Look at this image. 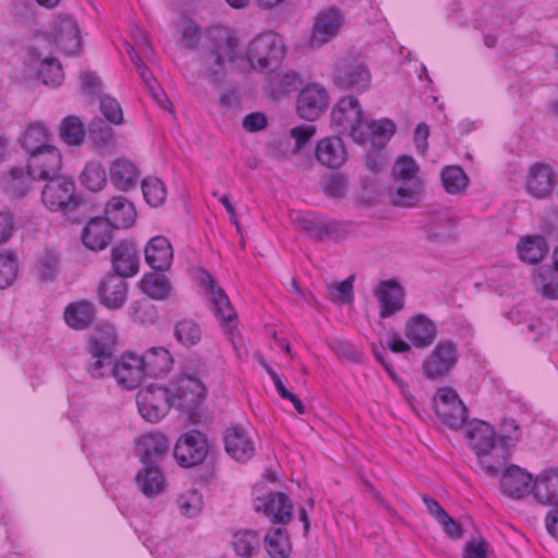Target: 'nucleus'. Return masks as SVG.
I'll return each mask as SVG.
<instances>
[{
  "label": "nucleus",
  "mask_w": 558,
  "mask_h": 558,
  "mask_svg": "<svg viewBox=\"0 0 558 558\" xmlns=\"http://www.w3.org/2000/svg\"><path fill=\"white\" fill-rule=\"evenodd\" d=\"M405 289L396 278L381 280L374 290L381 319L396 316L405 307Z\"/></svg>",
  "instance_id": "nucleus-11"
},
{
  "label": "nucleus",
  "mask_w": 558,
  "mask_h": 558,
  "mask_svg": "<svg viewBox=\"0 0 558 558\" xmlns=\"http://www.w3.org/2000/svg\"><path fill=\"white\" fill-rule=\"evenodd\" d=\"M347 231L344 221L322 218L320 236L318 241L337 240Z\"/></svg>",
  "instance_id": "nucleus-61"
},
{
  "label": "nucleus",
  "mask_w": 558,
  "mask_h": 558,
  "mask_svg": "<svg viewBox=\"0 0 558 558\" xmlns=\"http://www.w3.org/2000/svg\"><path fill=\"white\" fill-rule=\"evenodd\" d=\"M534 286L548 300H558V271L541 267L533 279Z\"/></svg>",
  "instance_id": "nucleus-43"
},
{
  "label": "nucleus",
  "mask_w": 558,
  "mask_h": 558,
  "mask_svg": "<svg viewBox=\"0 0 558 558\" xmlns=\"http://www.w3.org/2000/svg\"><path fill=\"white\" fill-rule=\"evenodd\" d=\"M315 133L316 128L311 124L296 125L290 130V136L295 141V147L298 150L302 149L315 135Z\"/></svg>",
  "instance_id": "nucleus-64"
},
{
  "label": "nucleus",
  "mask_w": 558,
  "mask_h": 558,
  "mask_svg": "<svg viewBox=\"0 0 558 558\" xmlns=\"http://www.w3.org/2000/svg\"><path fill=\"white\" fill-rule=\"evenodd\" d=\"M106 218L116 229L129 228L136 219V210L123 196L112 197L105 208Z\"/></svg>",
  "instance_id": "nucleus-31"
},
{
  "label": "nucleus",
  "mask_w": 558,
  "mask_h": 558,
  "mask_svg": "<svg viewBox=\"0 0 558 558\" xmlns=\"http://www.w3.org/2000/svg\"><path fill=\"white\" fill-rule=\"evenodd\" d=\"M173 250L167 238L157 235L147 243L145 247V259L154 270H167L171 266Z\"/></svg>",
  "instance_id": "nucleus-27"
},
{
  "label": "nucleus",
  "mask_w": 558,
  "mask_h": 558,
  "mask_svg": "<svg viewBox=\"0 0 558 558\" xmlns=\"http://www.w3.org/2000/svg\"><path fill=\"white\" fill-rule=\"evenodd\" d=\"M109 177L118 190L126 192L136 186L140 171L131 160L117 158L110 165Z\"/></svg>",
  "instance_id": "nucleus-30"
},
{
  "label": "nucleus",
  "mask_w": 558,
  "mask_h": 558,
  "mask_svg": "<svg viewBox=\"0 0 558 558\" xmlns=\"http://www.w3.org/2000/svg\"><path fill=\"white\" fill-rule=\"evenodd\" d=\"M558 183V173L550 163L536 161L530 165L524 189L534 199H547Z\"/></svg>",
  "instance_id": "nucleus-10"
},
{
  "label": "nucleus",
  "mask_w": 558,
  "mask_h": 558,
  "mask_svg": "<svg viewBox=\"0 0 558 558\" xmlns=\"http://www.w3.org/2000/svg\"><path fill=\"white\" fill-rule=\"evenodd\" d=\"M283 56V41L272 32L255 36L244 51L230 29L220 28L208 35L201 53V64L208 80L217 83L227 64H234L241 70L250 68L272 71Z\"/></svg>",
  "instance_id": "nucleus-1"
},
{
  "label": "nucleus",
  "mask_w": 558,
  "mask_h": 558,
  "mask_svg": "<svg viewBox=\"0 0 558 558\" xmlns=\"http://www.w3.org/2000/svg\"><path fill=\"white\" fill-rule=\"evenodd\" d=\"M348 178L343 173H332L324 186L325 194L330 198H342L347 194Z\"/></svg>",
  "instance_id": "nucleus-60"
},
{
  "label": "nucleus",
  "mask_w": 558,
  "mask_h": 558,
  "mask_svg": "<svg viewBox=\"0 0 558 558\" xmlns=\"http://www.w3.org/2000/svg\"><path fill=\"white\" fill-rule=\"evenodd\" d=\"M201 283L205 289L206 296L211 304L215 316L220 320V325L228 333L230 340L234 344L236 332V313L226 292L217 286L213 277L205 270L199 276Z\"/></svg>",
  "instance_id": "nucleus-5"
},
{
  "label": "nucleus",
  "mask_w": 558,
  "mask_h": 558,
  "mask_svg": "<svg viewBox=\"0 0 558 558\" xmlns=\"http://www.w3.org/2000/svg\"><path fill=\"white\" fill-rule=\"evenodd\" d=\"M59 256L52 252L44 253L35 265V274L41 281H52L58 274Z\"/></svg>",
  "instance_id": "nucleus-54"
},
{
  "label": "nucleus",
  "mask_w": 558,
  "mask_h": 558,
  "mask_svg": "<svg viewBox=\"0 0 558 558\" xmlns=\"http://www.w3.org/2000/svg\"><path fill=\"white\" fill-rule=\"evenodd\" d=\"M227 453L239 462L248 461L255 452V447L247 433L240 427L227 429L225 434Z\"/></svg>",
  "instance_id": "nucleus-26"
},
{
  "label": "nucleus",
  "mask_w": 558,
  "mask_h": 558,
  "mask_svg": "<svg viewBox=\"0 0 558 558\" xmlns=\"http://www.w3.org/2000/svg\"><path fill=\"white\" fill-rule=\"evenodd\" d=\"M206 388L196 377L191 375L181 376L177 381V390L173 393V401L178 400V407L193 410L205 397Z\"/></svg>",
  "instance_id": "nucleus-25"
},
{
  "label": "nucleus",
  "mask_w": 558,
  "mask_h": 558,
  "mask_svg": "<svg viewBox=\"0 0 558 558\" xmlns=\"http://www.w3.org/2000/svg\"><path fill=\"white\" fill-rule=\"evenodd\" d=\"M303 83L301 75L295 71H286L278 73L272 81L274 92L279 94H290L298 90Z\"/></svg>",
  "instance_id": "nucleus-55"
},
{
  "label": "nucleus",
  "mask_w": 558,
  "mask_h": 558,
  "mask_svg": "<svg viewBox=\"0 0 558 558\" xmlns=\"http://www.w3.org/2000/svg\"><path fill=\"white\" fill-rule=\"evenodd\" d=\"M177 505L182 515L197 517L204 507L203 495L197 489H189L179 495Z\"/></svg>",
  "instance_id": "nucleus-48"
},
{
  "label": "nucleus",
  "mask_w": 558,
  "mask_h": 558,
  "mask_svg": "<svg viewBox=\"0 0 558 558\" xmlns=\"http://www.w3.org/2000/svg\"><path fill=\"white\" fill-rule=\"evenodd\" d=\"M328 99V92L323 85L317 83L306 85L300 89L296 112L303 120L315 121L326 110Z\"/></svg>",
  "instance_id": "nucleus-15"
},
{
  "label": "nucleus",
  "mask_w": 558,
  "mask_h": 558,
  "mask_svg": "<svg viewBox=\"0 0 558 558\" xmlns=\"http://www.w3.org/2000/svg\"><path fill=\"white\" fill-rule=\"evenodd\" d=\"M49 141L48 129L40 122H31L20 137V143L28 155L51 146Z\"/></svg>",
  "instance_id": "nucleus-36"
},
{
  "label": "nucleus",
  "mask_w": 558,
  "mask_h": 558,
  "mask_svg": "<svg viewBox=\"0 0 558 558\" xmlns=\"http://www.w3.org/2000/svg\"><path fill=\"white\" fill-rule=\"evenodd\" d=\"M59 135L66 145L81 146L86 136L83 121L76 116L65 117L60 123Z\"/></svg>",
  "instance_id": "nucleus-38"
},
{
  "label": "nucleus",
  "mask_w": 558,
  "mask_h": 558,
  "mask_svg": "<svg viewBox=\"0 0 558 558\" xmlns=\"http://www.w3.org/2000/svg\"><path fill=\"white\" fill-rule=\"evenodd\" d=\"M80 181L89 191H100L107 182L106 171L99 162H88L80 175Z\"/></svg>",
  "instance_id": "nucleus-47"
},
{
  "label": "nucleus",
  "mask_w": 558,
  "mask_h": 558,
  "mask_svg": "<svg viewBox=\"0 0 558 558\" xmlns=\"http://www.w3.org/2000/svg\"><path fill=\"white\" fill-rule=\"evenodd\" d=\"M136 483L142 493L149 498L156 497L166 488L165 477L155 464L144 465L136 475Z\"/></svg>",
  "instance_id": "nucleus-35"
},
{
  "label": "nucleus",
  "mask_w": 558,
  "mask_h": 558,
  "mask_svg": "<svg viewBox=\"0 0 558 558\" xmlns=\"http://www.w3.org/2000/svg\"><path fill=\"white\" fill-rule=\"evenodd\" d=\"M111 374L117 384L128 390L137 388L147 377L141 356L133 352L123 353L114 362Z\"/></svg>",
  "instance_id": "nucleus-14"
},
{
  "label": "nucleus",
  "mask_w": 558,
  "mask_h": 558,
  "mask_svg": "<svg viewBox=\"0 0 558 558\" xmlns=\"http://www.w3.org/2000/svg\"><path fill=\"white\" fill-rule=\"evenodd\" d=\"M440 178L445 191L451 195L463 194L470 183L466 173L459 166L445 167L441 170Z\"/></svg>",
  "instance_id": "nucleus-39"
},
{
  "label": "nucleus",
  "mask_w": 558,
  "mask_h": 558,
  "mask_svg": "<svg viewBox=\"0 0 558 558\" xmlns=\"http://www.w3.org/2000/svg\"><path fill=\"white\" fill-rule=\"evenodd\" d=\"M458 357V347L453 341L444 340L438 342L423 362L425 376L433 380L442 378L454 367Z\"/></svg>",
  "instance_id": "nucleus-12"
},
{
  "label": "nucleus",
  "mask_w": 558,
  "mask_h": 558,
  "mask_svg": "<svg viewBox=\"0 0 558 558\" xmlns=\"http://www.w3.org/2000/svg\"><path fill=\"white\" fill-rule=\"evenodd\" d=\"M265 547L271 558H286L290 549V542L284 527H275L264 537Z\"/></svg>",
  "instance_id": "nucleus-42"
},
{
  "label": "nucleus",
  "mask_w": 558,
  "mask_h": 558,
  "mask_svg": "<svg viewBox=\"0 0 558 558\" xmlns=\"http://www.w3.org/2000/svg\"><path fill=\"white\" fill-rule=\"evenodd\" d=\"M173 393L161 386L149 385L136 395V404L142 417L149 423L160 422L174 405Z\"/></svg>",
  "instance_id": "nucleus-6"
},
{
  "label": "nucleus",
  "mask_w": 558,
  "mask_h": 558,
  "mask_svg": "<svg viewBox=\"0 0 558 558\" xmlns=\"http://www.w3.org/2000/svg\"><path fill=\"white\" fill-rule=\"evenodd\" d=\"M145 372L149 377L162 376L170 372L173 360L168 350L161 347L148 349L143 355H140Z\"/></svg>",
  "instance_id": "nucleus-33"
},
{
  "label": "nucleus",
  "mask_w": 558,
  "mask_h": 558,
  "mask_svg": "<svg viewBox=\"0 0 558 558\" xmlns=\"http://www.w3.org/2000/svg\"><path fill=\"white\" fill-rule=\"evenodd\" d=\"M322 218L323 217L311 211L295 213L291 216L293 225L316 241H318L320 236Z\"/></svg>",
  "instance_id": "nucleus-49"
},
{
  "label": "nucleus",
  "mask_w": 558,
  "mask_h": 558,
  "mask_svg": "<svg viewBox=\"0 0 558 558\" xmlns=\"http://www.w3.org/2000/svg\"><path fill=\"white\" fill-rule=\"evenodd\" d=\"M464 436L469 447L475 453L481 470L490 476H497L505 466L509 451L496 445L494 427L480 420L465 422Z\"/></svg>",
  "instance_id": "nucleus-2"
},
{
  "label": "nucleus",
  "mask_w": 558,
  "mask_h": 558,
  "mask_svg": "<svg viewBox=\"0 0 558 558\" xmlns=\"http://www.w3.org/2000/svg\"><path fill=\"white\" fill-rule=\"evenodd\" d=\"M46 181L41 201L49 210L66 214L77 206L75 185L70 178L58 175Z\"/></svg>",
  "instance_id": "nucleus-8"
},
{
  "label": "nucleus",
  "mask_w": 558,
  "mask_h": 558,
  "mask_svg": "<svg viewBox=\"0 0 558 558\" xmlns=\"http://www.w3.org/2000/svg\"><path fill=\"white\" fill-rule=\"evenodd\" d=\"M533 494L541 504L558 506V470H550L535 478Z\"/></svg>",
  "instance_id": "nucleus-34"
},
{
  "label": "nucleus",
  "mask_w": 558,
  "mask_h": 558,
  "mask_svg": "<svg viewBox=\"0 0 558 558\" xmlns=\"http://www.w3.org/2000/svg\"><path fill=\"white\" fill-rule=\"evenodd\" d=\"M142 190L145 201L153 207L160 206L167 196L165 184L156 177H149L142 181Z\"/></svg>",
  "instance_id": "nucleus-52"
},
{
  "label": "nucleus",
  "mask_w": 558,
  "mask_h": 558,
  "mask_svg": "<svg viewBox=\"0 0 558 558\" xmlns=\"http://www.w3.org/2000/svg\"><path fill=\"white\" fill-rule=\"evenodd\" d=\"M114 229L107 218H94L83 229L82 242L88 250L101 251L109 245Z\"/></svg>",
  "instance_id": "nucleus-24"
},
{
  "label": "nucleus",
  "mask_w": 558,
  "mask_h": 558,
  "mask_svg": "<svg viewBox=\"0 0 558 558\" xmlns=\"http://www.w3.org/2000/svg\"><path fill=\"white\" fill-rule=\"evenodd\" d=\"M36 180L29 174L28 168H12L8 178L4 180L3 186L8 194L13 197H23L29 190L31 182Z\"/></svg>",
  "instance_id": "nucleus-41"
},
{
  "label": "nucleus",
  "mask_w": 558,
  "mask_h": 558,
  "mask_svg": "<svg viewBox=\"0 0 558 558\" xmlns=\"http://www.w3.org/2000/svg\"><path fill=\"white\" fill-rule=\"evenodd\" d=\"M533 477L518 465L508 466L502 473L500 487L507 496L521 499L533 493Z\"/></svg>",
  "instance_id": "nucleus-22"
},
{
  "label": "nucleus",
  "mask_w": 558,
  "mask_h": 558,
  "mask_svg": "<svg viewBox=\"0 0 558 558\" xmlns=\"http://www.w3.org/2000/svg\"><path fill=\"white\" fill-rule=\"evenodd\" d=\"M418 184L401 185L390 194V203L398 207H412L418 202Z\"/></svg>",
  "instance_id": "nucleus-56"
},
{
  "label": "nucleus",
  "mask_w": 558,
  "mask_h": 558,
  "mask_svg": "<svg viewBox=\"0 0 558 558\" xmlns=\"http://www.w3.org/2000/svg\"><path fill=\"white\" fill-rule=\"evenodd\" d=\"M391 172L396 180L409 182L417 174L418 166L413 157L403 155L396 160Z\"/></svg>",
  "instance_id": "nucleus-57"
},
{
  "label": "nucleus",
  "mask_w": 558,
  "mask_h": 558,
  "mask_svg": "<svg viewBox=\"0 0 558 558\" xmlns=\"http://www.w3.org/2000/svg\"><path fill=\"white\" fill-rule=\"evenodd\" d=\"M174 335L179 342L185 347H192L202 339L201 327L192 319H182L174 327Z\"/></svg>",
  "instance_id": "nucleus-51"
},
{
  "label": "nucleus",
  "mask_w": 558,
  "mask_h": 558,
  "mask_svg": "<svg viewBox=\"0 0 558 558\" xmlns=\"http://www.w3.org/2000/svg\"><path fill=\"white\" fill-rule=\"evenodd\" d=\"M207 454V439L203 433L196 429L182 435L174 447V457L179 464L184 468L201 464Z\"/></svg>",
  "instance_id": "nucleus-13"
},
{
  "label": "nucleus",
  "mask_w": 558,
  "mask_h": 558,
  "mask_svg": "<svg viewBox=\"0 0 558 558\" xmlns=\"http://www.w3.org/2000/svg\"><path fill=\"white\" fill-rule=\"evenodd\" d=\"M342 19L338 10L330 8L320 11L313 23L310 46L319 48L330 41L339 32Z\"/></svg>",
  "instance_id": "nucleus-17"
},
{
  "label": "nucleus",
  "mask_w": 558,
  "mask_h": 558,
  "mask_svg": "<svg viewBox=\"0 0 558 558\" xmlns=\"http://www.w3.org/2000/svg\"><path fill=\"white\" fill-rule=\"evenodd\" d=\"M255 509L263 511L272 522L286 524L292 519V502L286 494L280 492H271L257 498Z\"/></svg>",
  "instance_id": "nucleus-18"
},
{
  "label": "nucleus",
  "mask_w": 558,
  "mask_h": 558,
  "mask_svg": "<svg viewBox=\"0 0 558 558\" xmlns=\"http://www.w3.org/2000/svg\"><path fill=\"white\" fill-rule=\"evenodd\" d=\"M328 294L335 304H349V278L328 284Z\"/></svg>",
  "instance_id": "nucleus-63"
},
{
  "label": "nucleus",
  "mask_w": 558,
  "mask_h": 558,
  "mask_svg": "<svg viewBox=\"0 0 558 558\" xmlns=\"http://www.w3.org/2000/svg\"><path fill=\"white\" fill-rule=\"evenodd\" d=\"M97 315V306L89 300H78L69 303L63 311L66 326L76 331L89 329Z\"/></svg>",
  "instance_id": "nucleus-21"
},
{
  "label": "nucleus",
  "mask_w": 558,
  "mask_h": 558,
  "mask_svg": "<svg viewBox=\"0 0 558 558\" xmlns=\"http://www.w3.org/2000/svg\"><path fill=\"white\" fill-rule=\"evenodd\" d=\"M129 284L121 276L107 275L98 286V300L108 310H119L126 302Z\"/></svg>",
  "instance_id": "nucleus-20"
},
{
  "label": "nucleus",
  "mask_w": 558,
  "mask_h": 558,
  "mask_svg": "<svg viewBox=\"0 0 558 558\" xmlns=\"http://www.w3.org/2000/svg\"><path fill=\"white\" fill-rule=\"evenodd\" d=\"M372 73L365 60L354 58L351 60V93L363 94L372 85Z\"/></svg>",
  "instance_id": "nucleus-44"
},
{
  "label": "nucleus",
  "mask_w": 558,
  "mask_h": 558,
  "mask_svg": "<svg viewBox=\"0 0 558 558\" xmlns=\"http://www.w3.org/2000/svg\"><path fill=\"white\" fill-rule=\"evenodd\" d=\"M217 28L207 31L203 34L202 29L197 24L189 19H183L178 24V32L180 34V43L186 49L197 50V61L201 63V53L204 49V46L207 44L208 35L216 31ZM199 71L208 80V77L204 74L202 69V64H199Z\"/></svg>",
  "instance_id": "nucleus-29"
},
{
  "label": "nucleus",
  "mask_w": 558,
  "mask_h": 558,
  "mask_svg": "<svg viewBox=\"0 0 558 558\" xmlns=\"http://www.w3.org/2000/svg\"><path fill=\"white\" fill-rule=\"evenodd\" d=\"M92 142L98 148H112L114 146V131L104 120L95 118L88 125Z\"/></svg>",
  "instance_id": "nucleus-46"
},
{
  "label": "nucleus",
  "mask_w": 558,
  "mask_h": 558,
  "mask_svg": "<svg viewBox=\"0 0 558 558\" xmlns=\"http://www.w3.org/2000/svg\"><path fill=\"white\" fill-rule=\"evenodd\" d=\"M38 76L46 85L59 86L64 77L59 60L56 58L44 59L38 69Z\"/></svg>",
  "instance_id": "nucleus-53"
},
{
  "label": "nucleus",
  "mask_w": 558,
  "mask_h": 558,
  "mask_svg": "<svg viewBox=\"0 0 558 558\" xmlns=\"http://www.w3.org/2000/svg\"><path fill=\"white\" fill-rule=\"evenodd\" d=\"M348 112L349 98L347 97L341 98L331 110V125L339 134H344L347 132L349 123Z\"/></svg>",
  "instance_id": "nucleus-59"
},
{
  "label": "nucleus",
  "mask_w": 558,
  "mask_h": 558,
  "mask_svg": "<svg viewBox=\"0 0 558 558\" xmlns=\"http://www.w3.org/2000/svg\"><path fill=\"white\" fill-rule=\"evenodd\" d=\"M316 159L325 167L338 169L344 165L348 154L343 140L328 136L317 142L315 148Z\"/></svg>",
  "instance_id": "nucleus-23"
},
{
  "label": "nucleus",
  "mask_w": 558,
  "mask_h": 558,
  "mask_svg": "<svg viewBox=\"0 0 558 558\" xmlns=\"http://www.w3.org/2000/svg\"><path fill=\"white\" fill-rule=\"evenodd\" d=\"M389 163V157L383 149H371L365 158L366 168L373 173L381 172Z\"/></svg>",
  "instance_id": "nucleus-62"
},
{
  "label": "nucleus",
  "mask_w": 558,
  "mask_h": 558,
  "mask_svg": "<svg viewBox=\"0 0 558 558\" xmlns=\"http://www.w3.org/2000/svg\"><path fill=\"white\" fill-rule=\"evenodd\" d=\"M404 335L415 348L425 349L435 341L437 329L426 315L415 314L405 322Z\"/></svg>",
  "instance_id": "nucleus-19"
},
{
  "label": "nucleus",
  "mask_w": 558,
  "mask_h": 558,
  "mask_svg": "<svg viewBox=\"0 0 558 558\" xmlns=\"http://www.w3.org/2000/svg\"><path fill=\"white\" fill-rule=\"evenodd\" d=\"M117 330L112 324L104 323L98 335L92 340L89 352L93 359L88 373L94 378H102L111 373L114 365L113 355L117 344Z\"/></svg>",
  "instance_id": "nucleus-4"
},
{
  "label": "nucleus",
  "mask_w": 558,
  "mask_h": 558,
  "mask_svg": "<svg viewBox=\"0 0 558 558\" xmlns=\"http://www.w3.org/2000/svg\"><path fill=\"white\" fill-rule=\"evenodd\" d=\"M29 174L37 180H49L59 175L62 168V156L54 146L46 147L28 155Z\"/></svg>",
  "instance_id": "nucleus-16"
},
{
  "label": "nucleus",
  "mask_w": 558,
  "mask_h": 558,
  "mask_svg": "<svg viewBox=\"0 0 558 558\" xmlns=\"http://www.w3.org/2000/svg\"><path fill=\"white\" fill-rule=\"evenodd\" d=\"M17 257L12 251L0 253V289L11 287L17 278Z\"/></svg>",
  "instance_id": "nucleus-50"
},
{
  "label": "nucleus",
  "mask_w": 558,
  "mask_h": 558,
  "mask_svg": "<svg viewBox=\"0 0 558 558\" xmlns=\"http://www.w3.org/2000/svg\"><path fill=\"white\" fill-rule=\"evenodd\" d=\"M260 539L255 531L245 530L236 532L232 538V546L238 556L248 558L259 549Z\"/></svg>",
  "instance_id": "nucleus-45"
},
{
  "label": "nucleus",
  "mask_w": 558,
  "mask_h": 558,
  "mask_svg": "<svg viewBox=\"0 0 558 558\" xmlns=\"http://www.w3.org/2000/svg\"><path fill=\"white\" fill-rule=\"evenodd\" d=\"M99 108L108 122L120 125L123 122V111L120 104L113 97L104 95L99 97Z\"/></svg>",
  "instance_id": "nucleus-58"
},
{
  "label": "nucleus",
  "mask_w": 558,
  "mask_h": 558,
  "mask_svg": "<svg viewBox=\"0 0 558 558\" xmlns=\"http://www.w3.org/2000/svg\"><path fill=\"white\" fill-rule=\"evenodd\" d=\"M141 289L150 299L158 301L167 300L172 292L168 278L157 274L145 275L141 280Z\"/></svg>",
  "instance_id": "nucleus-40"
},
{
  "label": "nucleus",
  "mask_w": 558,
  "mask_h": 558,
  "mask_svg": "<svg viewBox=\"0 0 558 558\" xmlns=\"http://www.w3.org/2000/svg\"><path fill=\"white\" fill-rule=\"evenodd\" d=\"M111 263L116 276L125 279L136 275L138 270V257L135 248L125 242H121L111 250Z\"/></svg>",
  "instance_id": "nucleus-28"
},
{
  "label": "nucleus",
  "mask_w": 558,
  "mask_h": 558,
  "mask_svg": "<svg viewBox=\"0 0 558 558\" xmlns=\"http://www.w3.org/2000/svg\"><path fill=\"white\" fill-rule=\"evenodd\" d=\"M435 412L441 422L451 429L461 428L466 422V407L454 389L439 388L434 398Z\"/></svg>",
  "instance_id": "nucleus-9"
},
{
  "label": "nucleus",
  "mask_w": 558,
  "mask_h": 558,
  "mask_svg": "<svg viewBox=\"0 0 558 558\" xmlns=\"http://www.w3.org/2000/svg\"><path fill=\"white\" fill-rule=\"evenodd\" d=\"M49 45L65 56H75L81 50L82 38L78 25L68 14H59L46 34Z\"/></svg>",
  "instance_id": "nucleus-7"
},
{
  "label": "nucleus",
  "mask_w": 558,
  "mask_h": 558,
  "mask_svg": "<svg viewBox=\"0 0 558 558\" xmlns=\"http://www.w3.org/2000/svg\"><path fill=\"white\" fill-rule=\"evenodd\" d=\"M517 251L521 260L529 264H537L548 252V245L542 235H529L517 244Z\"/></svg>",
  "instance_id": "nucleus-37"
},
{
  "label": "nucleus",
  "mask_w": 558,
  "mask_h": 558,
  "mask_svg": "<svg viewBox=\"0 0 558 558\" xmlns=\"http://www.w3.org/2000/svg\"><path fill=\"white\" fill-rule=\"evenodd\" d=\"M141 461L144 465L154 464L168 451V440L161 433H148L137 440Z\"/></svg>",
  "instance_id": "nucleus-32"
},
{
  "label": "nucleus",
  "mask_w": 558,
  "mask_h": 558,
  "mask_svg": "<svg viewBox=\"0 0 558 558\" xmlns=\"http://www.w3.org/2000/svg\"><path fill=\"white\" fill-rule=\"evenodd\" d=\"M351 111L354 120L351 123V138L359 143H371L373 149H384L397 132L396 123L388 118L367 122L363 118V110L359 100L351 96Z\"/></svg>",
  "instance_id": "nucleus-3"
}]
</instances>
